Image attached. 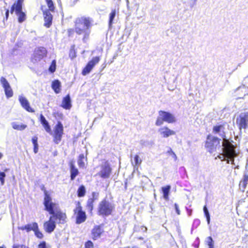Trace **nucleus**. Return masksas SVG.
<instances>
[{
  "mask_svg": "<svg viewBox=\"0 0 248 248\" xmlns=\"http://www.w3.org/2000/svg\"><path fill=\"white\" fill-rule=\"evenodd\" d=\"M45 198L44 204L45 209L52 216H50L48 221L44 223L45 230L48 233L52 232L56 228V222L59 220V223H64L65 222L66 215L61 212H54L56 204L52 202V199L46 190H44Z\"/></svg>",
  "mask_w": 248,
  "mask_h": 248,
  "instance_id": "f257e3e1",
  "label": "nucleus"
},
{
  "mask_svg": "<svg viewBox=\"0 0 248 248\" xmlns=\"http://www.w3.org/2000/svg\"><path fill=\"white\" fill-rule=\"evenodd\" d=\"M93 23L92 18L86 16L78 17L74 21V31L78 35L82 36L84 42H86L89 38Z\"/></svg>",
  "mask_w": 248,
  "mask_h": 248,
  "instance_id": "f03ea898",
  "label": "nucleus"
},
{
  "mask_svg": "<svg viewBox=\"0 0 248 248\" xmlns=\"http://www.w3.org/2000/svg\"><path fill=\"white\" fill-rule=\"evenodd\" d=\"M164 122L170 124L176 122V118L172 114L169 112L160 110L155 124L156 126H160L163 124Z\"/></svg>",
  "mask_w": 248,
  "mask_h": 248,
  "instance_id": "7ed1b4c3",
  "label": "nucleus"
},
{
  "mask_svg": "<svg viewBox=\"0 0 248 248\" xmlns=\"http://www.w3.org/2000/svg\"><path fill=\"white\" fill-rule=\"evenodd\" d=\"M114 206L112 203L106 199L102 201L98 205V212L99 215L108 216L110 215L113 210Z\"/></svg>",
  "mask_w": 248,
  "mask_h": 248,
  "instance_id": "20e7f679",
  "label": "nucleus"
},
{
  "mask_svg": "<svg viewBox=\"0 0 248 248\" xmlns=\"http://www.w3.org/2000/svg\"><path fill=\"white\" fill-rule=\"evenodd\" d=\"M220 139L212 135L208 136L205 147L210 153H213L217 148H220Z\"/></svg>",
  "mask_w": 248,
  "mask_h": 248,
  "instance_id": "39448f33",
  "label": "nucleus"
},
{
  "mask_svg": "<svg viewBox=\"0 0 248 248\" xmlns=\"http://www.w3.org/2000/svg\"><path fill=\"white\" fill-rule=\"evenodd\" d=\"M222 149L224 152L223 156L225 158V160H227V163L229 164L231 161L232 164L235 165L234 158L237 156V154L233 146L232 145Z\"/></svg>",
  "mask_w": 248,
  "mask_h": 248,
  "instance_id": "423d86ee",
  "label": "nucleus"
},
{
  "mask_svg": "<svg viewBox=\"0 0 248 248\" xmlns=\"http://www.w3.org/2000/svg\"><path fill=\"white\" fill-rule=\"evenodd\" d=\"M63 134V127L60 122H58L54 128L53 141L57 144H59L62 140Z\"/></svg>",
  "mask_w": 248,
  "mask_h": 248,
  "instance_id": "0eeeda50",
  "label": "nucleus"
},
{
  "mask_svg": "<svg viewBox=\"0 0 248 248\" xmlns=\"http://www.w3.org/2000/svg\"><path fill=\"white\" fill-rule=\"evenodd\" d=\"M101 170L97 174V175L103 179H107L109 177L111 169L108 161H106L101 165Z\"/></svg>",
  "mask_w": 248,
  "mask_h": 248,
  "instance_id": "6e6552de",
  "label": "nucleus"
},
{
  "mask_svg": "<svg viewBox=\"0 0 248 248\" xmlns=\"http://www.w3.org/2000/svg\"><path fill=\"white\" fill-rule=\"evenodd\" d=\"M236 124L240 130L248 127V112L241 113L236 119Z\"/></svg>",
  "mask_w": 248,
  "mask_h": 248,
  "instance_id": "1a4fd4ad",
  "label": "nucleus"
},
{
  "mask_svg": "<svg viewBox=\"0 0 248 248\" xmlns=\"http://www.w3.org/2000/svg\"><path fill=\"white\" fill-rule=\"evenodd\" d=\"M75 213L77 214L76 223L80 224L84 222L86 219L85 213L82 210V207L80 204L78 202L76 208L74 210Z\"/></svg>",
  "mask_w": 248,
  "mask_h": 248,
  "instance_id": "9d476101",
  "label": "nucleus"
},
{
  "mask_svg": "<svg viewBox=\"0 0 248 248\" xmlns=\"http://www.w3.org/2000/svg\"><path fill=\"white\" fill-rule=\"evenodd\" d=\"M100 61L99 57H93L92 60L88 62L85 67L82 71V74L86 76L91 71L94 66L97 64Z\"/></svg>",
  "mask_w": 248,
  "mask_h": 248,
  "instance_id": "9b49d317",
  "label": "nucleus"
},
{
  "mask_svg": "<svg viewBox=\"0 0 248 248\" xmlns=\"http://www.w3.org/2000/svg\"><path fill=\"white\" fill-rule=\"evenodd\" d=\"M158 132L161 137L163 138H167L170 136L174 135L175 132L170 129L168 127L164 126L159 128Z\"/></svg>",
  "mask_w": 248,
  "mask_h": 248,
  "instance_id": "f8f14e48",
  "label": "nucleus"
},
{
  "mask_svg": "<svg viewBox=\"0 0 248 248\" xmlns=\"http://www.w3.org/2000/svg\"><path fill=\"white\" fill-rule=\"evenodd\" d=\"M0 83L4 89L6 96L8 98L12 97L13 95V91L7 80L4 78L1 77Z\"/></svg>",
  "mask_w": 248,
  "mask_h": 248,
  "instance_id": "ddd939ff",
  "label": "nucleus"
},
{
  "mask_svg": "<svg viewBox=\"0 0 248 248\" xmlns=\"http://www.w3.org/2000/svg\"><path fill=\"white\" fill-rule=\"evenodd\" d=\"M47 51L44 47H39L36 48L34 52V58L36 61H40L46 56Z\"/></svg>",
  "mask_w": 248,
  "mask_h": 248,
  "instance_id": "4468645a",
  "label": "nucleus"
},
{
  "mask_svg": "<svg viewBox=\"0 0 248 248\" xmlns=\"http://www.w3.org/2000/svg\"><path fill=\"white\" fill-rule=\"evenodd\" d=\"M19 101L22 107L27 111L30 112H34V110L30 106V104L28 100L23 96H19Z\"/></svg>",
  "mask_w": 248,
  "mask_h": 248,
  "instance_id": "2eb2a0df",
  "label": "nucleus"
},
{
  "mask_svg": "<svg viewBox=\"0 0 248 248\" xmlns=\"http://www.w3.org/2000/svg\"><path fill=\"white\" fill-rule=\"evenodd\" d=\"M43 14L45 20L44 25L47 28H49L52 23V16L48 10L43 11Z\"/></svg>",
  "mask_w": 248,
  "mask_h": 248,
  "instance_id": "dca6fc26",
  "label": "nucleus"
},
{
  "mask_svg": "<svg viewBox=\"0 0 248 248\" xmlns=\"http://www.w3.org/2000/svg\"><path fill=\"white\" fill-rule=\"evenodd\" d=\"M104 232L102 228L100 226H96L92 230V234L93 238L96 240L101 236V234Z\"/></svg>",
  "mask_w": 248,
  "mask_h": 248,
  "instance_id": "f3484780",
  "label": "nucleus"
},
{
  "mask_svg": "<svg viewBox=\"0 0 248 248\" xmlns=\"http://www.w3.org/2000/svg\"><path fill=\"white\" fill-rule=\"evenodd\" d=\"M37 226L38 224L36 222H32L20 227L19 229L23 231L26 230L28 232L31 231L34 232L35 229H37Z\"/></svg>",
  "mask_w": 248,
  "mask_h": 248,
  "instance_id": "a211bd4d",
  "label": "nucleus"
},
{
  "mask_svg": "<svg viewBox=\"0 0 248 248\" xmlns=\"http://www.w3.org/2000/svg\"><path fill=\"white\" fill-rule=\"evenodd\" d=\"M61 106L66 109H69L71 108V101L69 94L63 98Z\"/></svg>",
  "mask_w": 248,
  "mask_h": 248,
  "instance_id": "6ab92c4d",
  "label": "nucleus"
},
{
  "mask_svg": "<svg viewBox=\"0 0 248 248\" xmlns=\"http://www.w3.org/2000/svg\"><path fill=\"white\" fill-rule=\"evenodd\" d=\"M40 122L46 131L48 133H50L51 128L50 125L45 117L42 114L40 115Z\"/></svg>",
  "mask_w": 248,
  "mask_h": 248,
  "instance_id": "aec40b11",
  "label": "nucleus"
},
{
  "mask_svg": "<svg viewBox=\"0 0 248 248\" xmlns=\"http://www.w3.org/2000/svg\"><path fill=\"white\" fill-rule=\"evenodd\" d=\"M24 1V0H17L16 3H15L11 7V13L13 14L15 11V9H16L17 11H19V10H22V3Z\"/></svg>",
  "mask_w": 248,
  "mask_h": 248,
  "instance_id": "412c9836",
  "label": "nucleus"
},
{
  "mask_svg": "<svg viewBox=\"0 0 248 248\" xmlns=\"http://www.w3.org/2000/svg\"><path fill=\"white\" fill-rule=\"evenodd\" d=\"M11 125L13 129L19 131L24 130L27 126L26 124H19L17 122L12 123Z\"/></svg>",
  "mask_w": 248,
  "mask_h": 248,
  "instance_id": "4be33fe9",
  "label": "nucleus"
},
{
  "mask_svg": "<svg viewBox=\"0 0 248 248\" xmlns=\"http://www.w3.org/2000/svg\"><path fill=\"white\" fill-rule=\"evenodd\" d=\"M70 172H71V179L72 180H74L75 177L78 174V170L75 167L74 165L72 163H71V165H70Z\"/></svg>",
  "mask_w": 248,
  "mask_h": 248,
  "instance_id": "5701e85b",
  "label": "nucleus"
},
{
  "mask_svg": "<svg viewBox=\"0 0 248 248\" xmlns=\"http://www.w3.org/2000/svg\"><path fill=\"white\" fill-rule=\"evenodd\" d=\"M170 188L171 187L169 185L162 187V191L163 194V198L166 201L169 200V195Z\"/></svg>",
  "mask_w": 248,
  "mask_h": 248,
  "instance_id": "b1692460",
  "label": "nucleus"
},
{
  "mask_svg": "<svg viewBox=\"0 0 248 248\" xmlns=\"http://www.w3.org/2000/svg\"><path fill=\"white\" fill-rule=\"evenodd\" d=\"M87 161V159L85 158L83 154H80L79 155L78 160V164L80 168H83L85 166V162Z\"/></svg>",
  "mask_w": 248,
  "mask_h": 248,
  "instance_id": "393cba45",
  "label": "nucleus"
},
{
  "mask_svg": "<svg viewBox=\"0 0 248 248\" xmlns=\"http://www.w3.org/2000/svg\"><path fill=\"white\" fill-rule=\"evenodd\" d=\"M16 15L18 16V22L22 23L26 19V15L22 11V10H19V11H16V9H15V11Z\"/></svg>",
  "mask_w": 248,
  "mask_h": 248,
  "instance_id": "a878e982",
  "label": "nucleus"
},
{
  "mask_svg": "<svg viewBox=\"0 0 248 248\" xmlns=\"http://www.w3.org/2000/svg\"><path fill=\"white\" fill-rule=\"evenodd\" d=\"M60 82L58 80H55L52 82V88L56 93H59L60 91Z\"/></svg>",
  "mask_w": 248,
  "mask_h": 248,
  "instance_id": "bb28decb",
  "label": "nucleus"
},
{
  "mask_svg": "<svg viewBox=\"0 0 248 248\" xmlns=\"http://www.w3.org/2000/svg\"><path fill=\"white\" fill-rule=\"evenodd\" d=\"M116 16V10L115 9L112 10L109 14V26L110 27L113 23V21L114 17Z\"/></svg>",
  "mask_w": 248,
  "mask_h": 248,
  "instance_id": "cd10ccee",
  "label": "nucleus"
},
{
  "mask_svg": "<svg viewBox=\"0 0 248 248\" xmlns=\"http://www.w3.org/2000/svg\"><path fill=\"white\" fill-rule=\"evenodd\" d=\"M86 192L85 188L83 186H80L78 190V195L79 197L84 196Z\"/></svg>",
  "mask_w": 248,
  "mask_h": 248,
  "instance_id": "c85d7f7f",
  "label": "nucleus"
},
{
  "mask_svg": "<svg viewBox=\"0 0 248 248\" xmlns=\"http://www.w3.org/2000/svg\"><path fill=\"white\" fill-rule=\"evenodd\" d=\"M141 163V160L140 158L138 155H136L134 158V162L132 161V164L133 166H137L140 164Z\"/></svg>",
  "mask_w": 248,
  "mask_h": 248,
  "instance_id": "c756f323",
  "label": "nucleus"
},
{
  "mask_svg": "<svg viewBox=\"0 0 248 248\" xmlns=\"http://www.w3.org/2000/svg\"><path fill=\"white\" fill-rule=\"evenodd\" d=\"M224 129L223 126L222 125H216L214 126L213 129V132L214 133H219L220 132L223 131Z\"/></svg>",
  "mask_w": 248,
  "mask_h": 248,
  "instance_id": "7c9ffc66",
  "label": "nucleus"
},
{
  "mask_svg": "<svg viewBox=\"0 0 248 248\" xmlns=\"http://www.w3.org/2000/svg\"><path fill=\"white\" fill-rule=\"evenodd\" d=\"M94 202V200L93 198H90L88 199L87 203V207L88 209L92 211L93 209V203Z\"/></svg>",
  "mask_w": 248,
  "mask_h": 248,
  "instance_id": "2f4dec72",
  "label": "nucleus"
},
{
  "mask_svg": "<svg viewBox=\"0 0 248 248\" xmlns=\"http://www.w3.org/2000/svg\"><path fill=\"white\" fill-rule=\"evenodd\" d=\"M206 243L209 247V248H214V241L211 237L209 236L206 238Z\"/></svg>",
  "mask_w": 248,
  "mask_h": 248,
  "instance_id": "473e14b6",
  "label": "nucleus"
},
{
  "mask_svg": "<svg viewBox=\"0 0 248 248\" xmlns=\"http://www.w3.org/2000/svg\"><path fill=\"white\" fill-rule=\"evenodd\" d=\"M203 212H204L205 216L206 217L207 223H208V224H209L210 221V215H209V212L208 211V209L205 205L203 207Z\"/></svg>",
  "mask_w": 248,
  "mask_h": 248,
  "instance_id": "72a5a7b5",
  "label": "nucleus"
},
{
  "mask_svg": "<svg viewBox=\"0 0 248 248\" xmlns=\"http://www.w3.org/2000/svg\"><path fill=\"white\" fill-rule=\"evenodd\" d=\"M35 235L39 239H42L44 237V235L41 232H40L38 228V226H37V229H35L34 231Z\"/></svg>",
  "mask_w": 248,
  "mask_h": 248,
  "instance_id": "f704fd0d",
  "label": "nucleus"
},
{
  "mask_svg": "<svg viewBox=\"0 0 248 248\" xmlns=\"http://www.w3.org/2000/svg\"><path fill=\"white\" fill-rule=\"evenodd\" d=\"M56 62L55 60L52 61L51 64L49 68V71L51 73H53L56 70Z\"/></svg>",
  "mask_w": 248,
  "mask_h": 248,
  "instance_id": "c9c22d12",
  "label": "nucleus"
},
{
  "mask_svg": "<svg viewBox=\"0 0 248 248\" xmlns=\"http://www.w3.org/2000/svg\"><path fill=\"white\" fill-rule=\"evenodd\" d=\"M167 153L174 159V161L177 160V156L170 148H169V150L167 151Z\"/></svg>",
  "mask_w": 248,
  "mask_h": 248,
  "instance_id": "e433bc0d",
  "label": "nucleus"
},
{
  "mask_svg": "<svg viewBox=\"0 0 248 248\" xmlns=\"http://www.w3.org/2000/svg\"><path fill=\"white\" fill-rule=\"evenodd\" d=\"M47 6L49 8V11H53L54 10V6L53 3V1L51 0H48L46 1Z\"/></svg>",
  "mask_w": 248,
  "mask_h": 248,
  "instance_id": "4c0bfd02",
  "label": "nucleus"
},
{
  "mask_svg": "<svg viewBox=\"0 0 248 248\" xmlns=\"http://www.w3.org/2000/svg\"><path fill=\"white\" fill-rule=\"evenodd\" d=\"M5 174L4 172H0V181L1 182V185H3L5 183V180L4 178L5 177Z\"/></svg>",
  "mask_w": 248,
  "mask_h": 248,
  "instance_id": "58836bf2",
  "label": "nucleus"
},
{
  "mask_svg": "<svg viewBox=\"0 0 248 248\" xmlns=\"http://www.w3.org/2000/svg\"><path fill=\"white\" fill-rule=\"evenodd\" d=\"M247 184H247L245 182H244L243 180H242L239 183L240 189L242 191H244Z\"/></svg>",
  "mask_w": 248,
  "mask_h": 248,
  "instance_id": "ea45409f",
  "label": "nucleus"
},
{
  "mask_svg": "<svg viewBox=\"0 0 248 248\" xmlns=\"http://www.w3.org/2000/svg\"><path fill=\"white\" fill-rule=\"evenodd\" d=\"M85 248H93V245L91 241H87L85 244Z\"/></svg>",
  "mask_w": 248,
  "mask_h": 248,
  "instance_id": "a19ab883",
  "label": "nucleus"
},
{
  "mask_svg": "<svg viewBox=\"0 0 248 248\" xmlns=\"http://www.w3.org/2000/svg\"><path fill=\"white\" fill-rule=\"evenodd\" d=\"M37 248H47L46 243L45 241H42L40 242Z\"/></svg>",
  "mask_w": 248,
  "mask_h": 248,
  "instance_id": "79ce46f5",
  "label": "nucleus"
},
{
  "mask_svg": "<svg viewBox=\"0 0 248 248\" xmlns=\"http://www.w3.org/2000/svg\"><path fill=\"white\" fill-rule=\"evenodd\" d=\"M13 248H29L28 246L25 245L17 244L14 245L13 246Z\"/></svg>",
  "mask_w": 248,
  "mask_h": 248,
  "instance_id": "37998d69",
  "label": "nucleus"
},
{
  "mask_svg": "<svg viewBox=\"0 0 248 248\" xmlns=\"http://www.w3.org/2000/svg\"><path fill=\"white\" fill-rule=\"evenodd\" d=\"M37 140H38V138L36 136H34L32 138V143L33 144V146H35V145H38V143H37Z\"/></svg>",
  "mask_w": 248,
  "mask_h": 248,
  "instance_id": "c03bdc74",
  "label": "nucleus"
},
{
  "mask_svg": "<svg viewBox=\"0 0 248 248\" xmlns=\"http://www.w3.org/2000/svg\"><path fill=\"white\" fill-rule=\"evenodd\" d=\"M174 207H175V210H176V212L177 213V214L178 215H180V211L179 209V207H178V205L177 203H175L174 204Z\"/></svg>",
  "mask_w": 248,
  "mask_h": 248,
  "instance_id": "a18cd8bd",
  "label": "nucleus"
},
{
  "mask_svg": "<svg viewBox=\"0 0 248 248\" xmlns=\"http://www.w3.org/2000/svg\"><path fill=\"white\" fill-rule=\"evenodd\" d=\"M244 182H245L247 184L248 183V175L245 174L243 176L242 180Z\"/></svg>",
  "mask_w": 248,
  "mask_h": 248,
  "instance_id": "49530a36",
  "label": "nucleus"
},
{
  "mask_svg": "<svg viewBox=\"0 0 248 248\" xmlns=\"http://www.w3.org/2000/svg\"><path fill=\"white\" fill-rule=\"evenodd\" d=\"M69 56L71 59L75 58L76 57L75 51L71 50L69 54Z\"/></svg>",
  "mask_w": 248,
  "mask_h": 248,
  "instance_id": "de8ad7c7",
  "label": "nucleus"
},
{
  "mask_svg": "<svg viewBox=\"0 0 248 248\" xmlns=\"http://www.w3.org/2000/svg\"><path fill=\"white\" fill-rule=\"evenodd\" d=\"M33 151L36 154L38 151V145L34 146Z\"/></svg>",
  "mask_w": 248,
  "mask_h": 248,
  "instance_id": "09e8293b",
  "label": "nucleus"
},
{
  "mask_svg": "<svg viewBox=\"0 0 248 248\" xmlns=\"http://www.w3.org/2000/svg\"><path fill=\"white\" fill-rule=\"evenodd\" d=\"M9 10H6V13H5V16H6V20L8 19V16H9Z\"/></svg>",
  "mask_w": 248,
  "mask_h": 248,
  "instance_id": "8fccbe9b",
  "label": "nucleus"
},
{
  "mask_svg": "<svg viewBox=\"0 0 248 248\" xmlns=\"http://www.w3.org/2000/svg\"><path fill=\"white\" fill-rule=\"evenodd\" d=\"M142 229L143 230V231H145V232L147 231V228L145 227H142Z\"/></svg>",
  "mask_w": 248,
  "mask_h": 248,
  "instance_id": "3c124183",
  "label": "nucleus"
},
{
  "mask_svg": "<svg viewBox=\"0 0 248 248\" xmlns=\"http://www.w3.org/2000/svg\"><path fill=\"white\" fill-rule=\"evenodd\" d=\"M191 213H192V210H189V211H188V215L189 216H190L191 215Z\"/></svg>",
  "mask_w": 248,
  "mask_h": 248,
  "instance_id": "603ef678",
  "label": "nucleus"
},
{
  "mask_svg": "<svg viewBox=\"0 0 248 248\" xmlns=\"http://www.w3.org/2000/svg\"><path fill=\"white\" fill-rule=\"evenodd\" d=\"M3 156V154L0 152V160L2 158Z\"/></svg>",
  "mask_w": 248,
  "mask_h": 248,
  "instance_id": "864d4df0",
  "label": "nucleus"
},
{
  "mask_svg": "<svg viewBox=\"0 0 248 248\" xmlns=\"http://www.w3.org/2000/svg\"><path fill=\"white\" fill-rule=\"evenodd\" d=\"M220 136H221L222 137H223L224 136V133H223V134H220Z\"/></svg>",
  "mask_w": 248,
  "mask_h": 248,
  "instance_id": "5fc2aeb1",
  "label": "nucleus"
},
{
  "mask_svg": "<svg viewBox=\"0 0 248 248\" xmlns=\"http://www.w3.org/2000/svg\"><path fill=\"white\" fill-rule=\"evenodd\" d=\"M95 194V193L94 192H93V198L94 197Z\"/></svg>",
  "mask_w": 248,
  "mask_h": 248,
  "instance_id": "6e6d98bb",
  "label": "nucleus"
},
{
  "mask_svg": "<svg viewBox=\"0 0 248 248\" xmlns=\"http://www.w3.org/2000/svg\"><path fill=\"white\" fill-rule=\"evenodd\" d=\"M0 248H6L4 246H1Z\"/></svg>",
  "mask_w": 248,
  "mask_h": 248,
  "instance_id": "4d7b16f0",
  "label": "nucleus"
},
{
  "mask_svg": "<svg viewBox=\"0 0 248 248\" xmlns=\"http://www.w3.org/2000/svg\"><path fill=\"white\" fill-rule=\"evenodd\" d=\"M236 168L238 169V166H237Z\"/></svg>",
  "mask_w": 248,
  "mask_h": 248,
  "instance_id": "13d9d810",
  "label": "nucleus"
},
{
  "mask_svg": "<svg viewBox=\"0 0 248 248\" xmlns=\"http://www.w3.org/2000/svg\"><path fill=\"white\" fill-rule=\"evenodd\" d=\"M194 1H197V0H194Z\"/></svg>",
  "mask_w": 248,
  "mask_h": 248,
  "instance_id": "bf43d9fd",
  "label": "nucleus"
}]
</instances>
